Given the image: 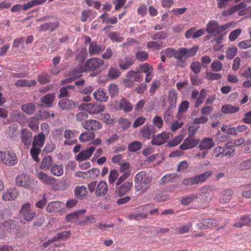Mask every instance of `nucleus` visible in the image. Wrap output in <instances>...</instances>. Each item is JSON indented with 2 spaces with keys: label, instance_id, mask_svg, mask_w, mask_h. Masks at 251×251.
Wrapping results in <instances>:
<instances>
[{
  "label": "nucleus",
  "instance_id": "1",
  "mask_svg": "<svg viewBox=\"0 0 251 251\" xmlns=\"http://www.w3.org/2000/svg\"><path fill=\"white\" fill-rule=\"evenodd\" d=\"M152 180V177L145 171L138 172L134 177V181L136 184L135 188L137 191L144 193L149 188Z\"/></svg>",
  "mask_w": 251,
  "mask_h": 251
},
{
  "label": "nucleus",
  "instance_id": "2",
  "mask_svg": "<svg viewBox=\"0 0 251 251\" xmlns=\"http://www.w3.org/2000/svg\"><path fill=\"white\" fill-rule=\"evenodd\" d=\"M198 46H194L190 49L185 48H178L176 50L175 58L177 60L178 64L181 67H184L186 60L189 57H192L196 55L199 50Z\"/></svg>",
  "mask_w": 251,
  "mask_h": 251
},
{
  "label": "nucleus",
  "instance_id": "3",
  "mask_svg": "<svg viewBox=\"0 0 251 251\" xmlns=\"http://www.w3.org/2000/svg\"><path fill=\"white\" fill-rule=\"evenodd\" d=\"M232 25L231 23H228L222 25H220L219 23L215 20H211L208 22L206 25L205 31L211 35L216 36L224 33Z\"/></svg>",
  "mask_w": 251,
  "mask_h": 251
},
{
  "label": "nucleus",
  "instance_id": "4",
  "mask_svg": "<svg viewBox=\"0 0 251 251\" xmlns=\"http://www.w3.org/2000/svg\"><path fill=\"white\" fill-rule=\"evenodd\" d=\"M104 61L102 59L94 57L88 59L84 65L85 72H94L99 70L103 66Z\"/></svg>",
  "mask_w": 251,
  "mask_h": 251
},
{
  "label": "nucleus",
  "instance_id": "5",
  "mask_svg": "<svg viewBox=\"0 0 251 251\" xmlns=\"http://www.w3.org/2000/svg\"><path fill=\"white\" fill-rule=\"evenodd\" d=\"M16 185L26 189H31L33 187V180L27 175L22 174L18 175L15 179Z\"/></svg>",
  "mask_w": 251,
  "mask_h": 251
},
{
  "label": "nucleus",
  "instance_id": "6",
  "mask_svg": "<svg viewBox=\"0 0 251 251\" xmlns=\"http://www.w3.org/2000/svg\"><path fill=\"white\" fill-rule=\"evenodd\" d=\"M0 159L5 165L13 166L18 163L17 156L13 152L0 151Z\"/></svg>",
  "mask_w": 251,
  "mask_h": 251
},
{
  "label": "nucleus",
  "instance_id": "7",
  "mask_svg": "<svg viewBox=\"0 0 251 251\" xmlns=\"http://www.w3.org/2000/svg\"><path fill=\"white\" fill-rule=\"evenodd\" d=\"M21 216L26 222L32 221L36 215L31 209V204L27 202L23 204L20 210Z\"/></svg>",
  "mask_w": 251,
  "mask_h": 251
},
{
  "label": "nucleus",
  "instance_id": "8",
  "mask_svg": "<svg viewBox=\"0 0 251 251\" xmlns=\"http://www.w3.org/2000/svg\"><path fill=\"white\" fill-rule=\"evenodd\" d=\"M219 224V221L215 219H202L197 224L200 230H206L213 228L217 226Z\"/></svg>",
  "mask_w": 251,
  "mask_h": 251
},
{
  "label": "nucleus",
  "instance_id": "9",
  "mask_svg": "<svg viewBox=\"0 0 251 251\" xmlns=\"http://www.w3.org/2000/svg\"><path fill=\"white\" fill-rule=\"evenodd\" d=\"M100 170L98 168H93L86 172L78 171L75 173V176L83 178L95 179L100 175Z\"/></svg>",
  "mask_w": 251,
  "mask_h": 251
},
{
  "label": "nucleus",
  "instance_id": "10",
  "mask_svg": "<svg viewBox=\"0 0 251 251\" xmlns=\"http://www.w3.org/2000/svg\"><path fill=\"white\" fill-rule=\"evenodd\" d=\"M214 155L216 157L221 156H233V151H231L226 146V143L225 144L224 147L221 146L216 147L214 150Z\"/></svg>",
  "mask_w": 251,
  "mask_h": 251
},
{
  "label": "nucleus",
  "instance_id": "11",
  "mask_svg": "<svg viewBox=\"0 0 251 251\" xmlns=\"http://www.w3.org/2000/svg\"><path fill=\"white\" fill-rule=\"evenodd\" d=\"M37 177L45 185H50L52 187L56 185V179L54 177L42 172L38 173Z\"/></svg>",
  "mask_w": 251,
  "mask_h": 251
},
{
  "label": "nucleus",
  "instance_id": "12",
  "mask_svg": "<svg viewBox=\"0 0 251 251\" xmlns=\"http://www.w3.org/2000/svg\"><path fill=\"white\" fill-rule=\"evenodd\" d=\"M244 226H251V218L248 215L236 218L234 224H233V226L236 228H241Z\"/></svg>",
  "mask_w": 251,
  "mask_h": 251
},
{
  "label": "nucleus",
  "instance_id": "13",
  "mask_svg": "<svg viewBox=\"0 0 251 251\" xmlns=\"http://www.w3.org/2000/svg\"><path fill=\"white\" fill-rule=\"evenodd\" d=\"M83 126L84 129L87 130L96 131L101 129L102 125L99 121L91 119L86 120Z\"/></svg>",
  "mask_w": 251,
  "mask_h": 251
},
{
  "label": "nucleus",
  "instance_id": "14",
  "mask_svg": "<svg viewBox=\"0 0 251 251\" xmlns=\"http://www.w3.org/2000/svg\"><path fill=\"white\" fill-rule=\"evenodd\" d=\"M58 106L62 110H71L77 107L78 103L71 100L64 99L58 101Z\"/></svg>",
  "mask_w": 251,
  "mask_h": 251
},
{
  "label": "nucleus",
  "instance_id": "15",
  "mask_svg": "<svg viewBox=\"0 0 251 251\" xmlns=\"http://www.w3.org/2000/svg\"><path fill=\"white\" fill-rule=\"evenodd\" d=\"M169 138V133L163 132L156 136H153L151 143L153 145L160 146L165 143Z\"/></svg>",
  "mask_w": 251,
  "mask_h": 251
},
{
  "label": "nucleus",
  "instance_id": "16",
  "mask_svg": "<svg viewBox=\"0 0 251 251\" xmlns=\"http://www.w3.org/2000/svg\"><path fill=\"white\" fill-rule=\"evenodd\" d=\"M156 132L154 126L148 124L145 125L140 130L142 136L145 139H150Z\"/></svg>",
  "mask_w": 251,
  "mask_h": 251
},
{
  "label": "nucleus",
  "instance_id": "17",
  "mask_svg": "<svg viewBox=\"0 0 251 251\" xmlns=\"http://www.w3.org/2000/svg\"><path fill=\"white\" fill-rule=\"evenodd\" d=\"M199 142V139H193L189 136L183 141L182 144L180 145L179 148L181 150H189L197 146Z\"/></svg>",
  "mask_w": 251,
  "mask_h": 251
},
{
  "label": "nucleus",
  "instance_id": "18",
  "mask_svg": "<svg viewBox=\"0 0 251 251\" xmlns=\"http://www.w3.org/2000/svg\"><path fill=\"white\" fill-rule=\"evenodd\" d=\"M105 48L104 46L99 45L96 42L93 41L89 45L88 52L90 56H93L100 54L105 50Z\"/></svg>",
  "mask_w": 251,
  "mask_h": 251
},
{
  "label": "nucleus",
  "instance_id": "19",
  "mask_svg": "<svg viewBox=\"0 0 251 251\" xmlns=\"http://www.w3.org/2000/svg\"><path fill=\"white\" fill-rule=\"evenodd\" d=\"M132 186L131 182L127 181L116 186V192L119 196H123L130 190Z\"/></svg>",
  "mask_w": 251,
  "mask_h": 251
},
{
  "label": "nucleus",
  "instance_id": "20",
  "mask_svg": "<svg viewBox=\"0 0 251 251\" xmlns=\"http://www.w3.org/2000/svg\"><path fill=\"white\" fill-rule=\"evenodd\" d=\"M95 149L96 148L95 147L91 146L89 148L81 151L76 156V160L77 161H81L88 159L92 156Z\"/></svg>",
  "mask_w": 251,
  "mask_h": 251
},
{
  "label": "nucleus",
  "instance_id": "21",
  "mask_svg": "<svg viewBox=\"0 0 251 251\" xmlns=\"http://www.w3.org/2000/svg\"><path fill=\"white\" fill-rule=\"evenodd\" d=\"M108 191V188L106 182L100 181L97 185L95 195L97 197H103L106 195Z\"/></svg>",
  "mask_w": 251,
  "mask_h": 251
},
{
  "label": "nucleus",
  "instance_id": "22",
  "mask_svg": "<svg viewBox=\"0 0 251 251\" xmlns=\"http://www.w3.org/2000/svg\"><path fill=\"white\" fill-rule=\"evenodd\" d=\"M135 60L129 56L120 58L119 60V66L122 70L128 69L134 63Z\"/></svg>",
  "mask_w": 251,
  "mask_h": 251
},
{
  "label": "nucleus",
  "instance_id": "23",
  "mask_svg": "<svg viewBox=\"0 0 251 251\" xmlns=\"http://www.w3.org/2000/svg\"><path fill=\"white\" fill-rule=\"evenodd\" d=\"M19 195L18 191L15 188H10L5 191L2 196L3 201H13L15 200Z\"/></svg>",
  "mask_w": 251,
  "mask_h": 251
},
{
  "label": "nucleus",
  "instance_id": "24",
  "mask_svg": "<svg viewBox=\"0 0 251 251\" xmlns=\"http://www.w3.org/2000/svg\"><path fill=\"white\" fill-rule=\"evenodd\" d=\"M20 137L22 143L25 146L28 147L31 144L32 134L27 129H23L21 130Z\"/></svg>",
  "mask_w": 251,
  "mask_h": 251
},
{
  "label": "nucleus",
  "instance_id": "25",
  "mask_svg": "<svg viewBox=\"0 0 251 251\" xmlns=\"http://www.w3.org/2000/svg\"><path fill=\"white\" fill-rule=\"evenodd\" d=\"M86 111L90 114H97L103 112L104 107L96 103H90L85 105Z\"/></svg>",
  "mask_w": 251,
  "mask_h": 251
},
{
  "label": "nucleus",
  "instance_id": "26",
  "mask_svg": "<svg viewBox=\"0 0 251 251\" xmlns=\"http://www.w3.org/2000/svg\"><path fill=\"white\" fill-rule=\"evenodd\" d=\"M55 99V94L49 93L41 98V101L47 108L51 107Z\"/></svg>",
  "mask_w": 251,
  "mask_h": 251
},
{
  "label": "nucleus",
  "instance_id": "27",
  "mask_svg": "<svg viewBox=\"0 0 251 251\" xmlns=\"http://www.w3.org/2000/svg\"><path fill=\"white\" fill-rule=\"evenodd\" d=\"M178 94L175 89L171 90L167 97L170 108H174L176 107Z\"/></svg>",
  "mask_w": 251,
  "mask_h": 251
},
{
  "label": "nucleus",
  "instance_id": "28",
  "mask_svg": "<svg viewBox=\"0 0 251 251\" xmlns=\"http://www.w3.org/2000/svg\"><path fill=\"white\" fill-rule=\"evenodd\" d=\"M14 223L11 219L5 221L0 224V230L4 233L11 232L12 230L16 228V226Z\"/></svg>",
  "mask_w": 251,
  "mask_h": 251
},
{
  "label": "nucleus",
  "instance_id": "29",
  "mask_svg": "<svg viewBox=\"0 0 251 251\" xmlns=\"http://www.w3.org/2000/svg\"><path fill=\"white\" fill-rule=\"evenodd\" d=\"M59 23L58 21L54 22L46 23L39 26L40 31H46L50 30L51 32L54 31L59 27Z\"/></svg>",
  "mask_w": 251,
  "mask_h": 251
},
{
  "label": "nucleus",
  "instance_id": "30",
  "mask_svg": "<svg viewBox=\"0 0 251 251\" xmlns=\"http://www.w3.org/2000/svg\"><path fill=\"white\" fill-rule=\"evenodd\" d=\"M199 143V149L201 151L210 149L215 145L213 139L210 137L204 138Z\"/></svg>",
  "mask_w": 251,
  "mask_h": 251
},
{
  "label": "nucleus",
  "instance_id": "31",
  "mask_svg": "<svg viewBox=\"0 0 251 251\" xmlns=\"http://www.w3.org/2000/svg\"><path fill=\"white\" fill-rule=\"evenodd\" d=\"M213 174V171H208L200 175L193 177L195 184L204 182L207 178L211 176Z\"/></svg>",
  "mask_w": 251,
  "mask_h": 251
},
{
  "label": "nucleus",
  "instance_id": "32",
  "mask_svg": "<svg viewBox=\"0 0 251 251\" xmlns=\"http://www.w3.org/2000/svg\"><path fill=\"white\" fill-rule=\"evenodd\" d=\"M74 194L76 198L83 199L88 194L87 188L85 186H76L74 190Z\"/></svg>",
  "mask_w": 251,
  "mask_h": 251
},
{
  "label": "nucleus",
  "instance_id": "33",
  "mask_svg": "<svg viewBox=\"0 0 251 251\" xmlns=\"http://www.w3.org/2000/svg\"><path fill=\"white\" fill-rule=\"evenodd\" d=\"M46 140V136L43 133H40L37 135H35L33 137V141L32 145L33 146H37L39 148H42L44 145V142Z\"/></svg>",
  "mask_w": 251,
  "mask_h": 251
},
{
  "label": "nucleus",
  "instance_id": "34",
  "mask_svg": "<svg viewBox=\"0 0 251 251\" xmlns=\"http://www.w3.org/2000/svg\"><path fill=\"white\" fill-rule=\"evenodd\" d=\"M53 164L52 157L51 156H46L43 158L40 167L44 170H49Z\"/></svg>",
  "mask_w": 251,
  "mask_h": 251
},
{
  "label": "nucleus",
  "instance_id": "35",
  "mask_svg": "<svg viewBox=\"0 0 251 251\" xmlns=\"http://www.w3.org/2000/svg\"><path fill=\"white\" fill-rule=\"evenodd\" d=\"M233 193L232 190L227 189L222 192L221 193L219 201L221 203H225L229 201Z\"/></svg>",
  "mask_w": 251,
  "mask_h": 251
},
{
  "label": "nucleus",
  "instance_id": "36",
  "mask_svg": "<svg viewBox=\"0 0 251 251\" xmlns=\"http://www.w3.org/2000/svg\"><path fill=\"white\" fill-rule=\"evenodd\" d=\"M93 95L97 101H100L105 102L107 100L108 98L105 92L101 89H99L97 91L94 92Z\"/></svg>",
  "mask_w": 251,
  "mask_h": 251
},
{
  "label": "nucleus",
  "instance_id": "37",
  "mask_svg": "<svg viewBox=\"0 0 251 251\" xmlns=\"http://www.w3.org/2000/svg\"><path fill=\"white\" fill-rule=\"evenodd\" d=\"M36 84V81L35 80H27L25 79H19L16 81L15 85L18 87H30L34 86Z\"/></svg>",
  "mask_w": 251,
  "mask_h": 251
},
{
  "label": "nucleus",
  "instance_id": "38",
  "mask_svg": "<svg viewBox=\"0 0 251 251\" xmlns=\"http://www.w3.org/2000/svg\"><path fill=\"white\" fill-rule=\"evenodd\" d=\"M153 205L152 204H147L139 206L137 209L139 211H146L150 213L152 215H156L158 214V209L156 208L154 210H152Z\"/></svg>",
  "mask_w": 251,
  "mask_h": 251
},
{
  "label": "nucleus",
  "instance_id": "39",
  "mask_svg": "<svg viewBox=\"0 0 251 251\" xmlns=\"http://www.w3.org/2000/svg\"><path fill=\"white\" fill-rule=\"evenodd\" d=\"M95 133L86 131L81 133L79 137V140L81 142H86L92 141L95 139Z\"/></svg>",
  "mask_w": 251,
  "mask_h": 251
},
{
  "label": "nucleus",
  "instance_id": "40",
  "mask_svg": "<svg viewBox=\"0 0 251 251\" xmlns=\"http://www.w3.org/2000/svg\"><path fill=\"white\" fill-rule=\"evenodd\" d=\"M119 106L126 113L131 111L133 109L131 103L125 98H123L120 100Z\"/></svg>",
  "mask_w": 251,
  "mask_h": 251
},
{
  "label": "nucleus",
  "instance_id": "41",
  "mask_svg": "<svg viewBox=\"0 0 251 251\" xmlns=\"http://www.w3.org/2000/svg\"><path fill=\"white\" fill-rule=\"evenodd\" d=\"M245 141V140L244 138H240L239 139H237L234 140L233 141L228 142L226 143V146L229 149H231V151H233V156L234 155L235 149H234V146H238L240 145L243 144Z\"/></svg>",
  "mask_w": 251,
  "mask_h": 251
},
{
  "label": "nucleus",
  "instance_id": "42",
  "mask_svg": "<svg viewBox=\"0 0 251 251\" xmlns=\"http://www.w3.org/2000/svg\"><path fill=\"white\" fill-rule=\"evenodd\" d=\"M85 72L84 67L81 65L76 66L74 69L71 70L69 72V75H72L76 77V79L82 76V73Z\"/></svg>",
  "mask_w": 251,
  "mask_h": 251
},
{
  "label": "nucleus",
  "instance_id": "43",
  "mask_svg": "<svg viewBox=\"0 0 251 251\" xmlns=\"http://www.w3.org/2000/svg\"><path fill=\"white\" fill-rule=\"evenodd\" d=\"M50 169L51 173L55 176H60L63 174V166L62 165L53 164Z\"/></svg>",
  "mask_w": 251,
  "mask_h": 251
},
{
  "label": "nucleus",
  "instance_id": "44",
  "mask_svg": "<svg viewBox=\"0 0 251 251\" xmlns=\"http://www.w3.org/2000/svg\"><path fill=\"white\" fill-rule=\"evenodd\" d=\"M240 108L238 106L231 104L224 105L222 107V111L225 114H230L238 112Z\"/></svg>",
  "mask_w": 251,
  "mask_h": 251
},
{
  "label": "nucleus",
  "instance_id": "45",
  "mask_svg": "<svg viewBox=\"0 0 251 251\" xmlns=\"http://www.w3.org/2000/svg\"><path fill=\"white\" fill-rule=\"evenodd\" d=\"M176 174L166 175L161 178L159 184L160 185H164L168 183L173 182L176 179Z\"/></svg>",
  "mask_w": 251,
  "mask_h": 251
},
{
  "label": "nucleus",
  "instance_id": "46",
  "mask_svg": "<svg viewBox=\"0 0 251 251\" xmlns=\"http://www.w3.org/2000/svg\"><path fill=\"white\" fill-rule=\"evenodd\" d=\"M61 202L59 201H51L46 207V210L48 212L52 213L59 210L60 207Z\"/></svg>",
  "mask_w": 251,
  "mask_h": 251
},
{
  "label": "nucleus",
  "instance_id": "47",
  "mask_svg": "<svg viewBox=\"0 0 251 251\" xmlns=\"http://www.w3.org/2000/svg\"><path fill=\"white\" fill-rule=\"evenodd\" d=\"M41 148L37 146H33L32 145L31 148L30 150V154L36 162H39L40 159L38 157L39 154L41 152Z\"/></svg>",
  "mask_w": 251,
  "mask_h": 251
},
{
  "label": "nucleus",
  "instance_id": "48",
  "mask_svg": "<svg viewBox=\"0 0 251 251\" xmlns=\"http://www.w3.org/2000/svg\"><path fill=\"white\" fill-rule=\"evenodd\" d=\"M121 75L120 70L117 67H111L108 71L107 75L112 79H116Z\"/></svg>",
  "mask_w": 251,
  "mask_h": 251
},
{
  "label": "nucleus",
  "instance_id": "49",
  "mask_svg": "<svg viewBox=\"0 0 251 251\" xmlns=\"http://www.w3.org/2000/svg\"><path fill=\"white\" fill-rule=\"evenodd\" d=\"M135 56L139 62H144L148 59L149 54L146 51L140 50L135 52Z\"/></svg>",
  "mask_w": 251,
  "mask_h": 251
},
{
  "label": "nucleus",
  "instance_id": "50",
  "mask_svg": "<svg viewBox=\"0 0 251 251\" xmlns=\"http://www.w3.org/2000/svg\"><path fill=\"white\" fill-rule=\"evenodd\" d=\"M35 109V104L33 103H28L22 105V111L28 115L32 114Z\"/></svg>",
  "mask_w": 251,
  "mask_h": 251
},
{
  "label": "nucleus",
  "instance_id": "51",
  "mask_svg": "<svg viewBox=\"0 0 251 251\" xmlns=\"http://www.w3.org/2000/svg\"><path fill=\"white\" fill-rule=\"evenodd\" d=\"M142 147V144L139 141H135L128 145V149L131 152H135L140 150Z\"/></svg>",
  "mask_w": 251,
  "mask_h": 251
},
{
  "label": "nucleus",
  "instance_id": "52",
  "mask_svg": "<svg viewBox=\"0 0 251 251\" xmlns=\"http://www.w3.org/2000/svg\"><path fill=\"white\" fill-rule=\"evenodd\" d=\"M168 36L169 34L167 32L163 31L150 34L151 39L154 40L164 39Z\"/></svg>",
  "mask_w": 251,
  "mask_h": 251
},
{
  "label": "nucleus",
  "instance_id": "53",
  "mask_svg": "<svg viewBox=\"0 0 251 251\" xmlns=\"http://www.w3.org/2000/svg\"><path fill=\"white\" fill-rule=\"evenodd\" d=\"M237 53V48L236 47L232 46L229 47L226 50V57L228 59H233Z\"/></svg>",
  "mask_w": 251,
  "mask_h": 251
},
{
  "label": "nucleus",
  "instance_id": "54",
  "mask_svg": "<svg viewBox=\"0 0 251 251\" xmlns=\"http://www.w3.org/2000/svg\"><path fill=\"white\" fill-rule=\"evenodd\" d=\"M119 176V173L118 171L117 170L115 169H112L110 171L108 181V183L109 184H113L116 180L118 179V177Z\"/></svg>",
  "mask_w": 251,
  "mask_h": 251
},
{
  "label": "nucleus",
  "instance_id": "55",
  "mask_svg": "<svg viewBox=\"0 0 251 251\" xmlns=\"http://www.w3.org/2000/svg\"><path fill=\"white\" fill-rule=\"evenodd\" d=\"M147 47L153 50H159L162 48V42L159 41H149Z\"/></svg>",
  "mask_w": 251,
  "mask_h": 251
},
{
  "label": "nucleus",
  "instance_id": "56",
  "mask_svg": "<svg viewBox=\"0 0 251 251\" xmlns=\"http://www.w3.org/2000/svg\"><path fill=\"white\" fill-rule=\"evenodd\" d=\"M173 108H170L168 107V109L165 111L164 113V119L166 123H171L174 119V116L172 112Z\"/></svg>",
  "mask_w": 251,
  "mask_h": 251
},
{
  "label": "nucleus",
  "instance_id": "57",
  "mask_svg": "<svg viewBox=\"0 0 251 251\" xmlns=\"http://www.w3.org/2000/svg\"><path fill=\"white\" fill-rule=\"evenodd\" d=\"M198 198V196L195 195L188 196L182 198L181 199V203L184 205H187L193 202L194 200Z\"/></svg>",
  "mask_w": 251,
  "mask_h": 251
},
{
  "label": "nucleus",
  "instance_id": "58",
  "mask_svg": "<svg viewBox=\"0 0 251 251\" xmlns=\"http://www.w3.org/2000/svg\"><path fill=\"white\" fill-rule=\"evenodd\" d=\"M88 56L86 49H82L78 51L76 55V59L79 62L84 61Z\"/></svg>",
  "mask_w": 251,
  "mask_h": 251
},
{
  "label": "nucleus",
  "instance_id": "59",
  "mask_svg": "<svg viewBox=\"0 0 251 251\" xmlns=\"http://www.w3.org/2000/svg\"><path fill=\"white\" fill-rule=\"evenodd\" d=\"M192 227V223H188L185 225L180 226L178 228V233L182 234L188 233Z\"/></svg>",
  "mask_w": 251,
  "mask_h": 251
},
{
  "label": "nucleus",
  "instance_id": "60",
  "mask_svg": "<svg viewBox=\"0 0 251 251\" xmlns=\"http://www.w3.org/2000/svg\"><path fill=\"white\" fill-rule=\"evenodd\" d=\"M28 126L33 131H37L39 129L38 120L35 117L32 118L28 123Z\"/></svg>",
  "mask_w": 251,
  "mask_h": 251
},
{
  "label": "nucleus",
  "instance_id": "61",
  "mask_svg": "<svg viewBox=\"0 0 251 251\" xmlns=\"http://www.w3.org/2000/svg\"><path fill=\"white\" fill-rule=\"evenodd\" d=\"M222 78V75L220 74L206 72L205 73V78L208 80H219Z\"/></svg>",
  "mask_w": 251,
  "mask_h": 251
},
{
  "label": "nucleus",
  "instance_id": "62",
  "mask_svg": "<svg viewBox=\"0 0 251 251\" xmlns=\"http://www.w3.org/2000/svg\"><path fill=\"white\" fill-rule=\"evenodd\" d=\"M109 93L111 97L117 96L119 93V88L115 84H111L108 87Z\"/></svg>",
  "mask_w": 251,
  "mask_h": 251
},
{
  "label": "nucleus",
  "instance_id": "63",
  "mask_svg": "<svg viewBox=\"0 0 251 251\" xmlns=\"http://www.w3.org/2000/svg\"><path fill=\"white\" fill-rule=\"evenodd\" d=\"M152 123L154 126L160 129L162 127L164 122L161 117L156 115L154 117Z\"/></svg>",
  "mask_w": 251,
  "mask_h": 251
},
{
  "label": "nucleus",
  "instance_id": "64",
  "mask_svg": "<svg viewBox=\"0 0 251 251\" xmlns=\"http://www.w3.org/2000/svg\"><path fill=\"white\" fill-rule=\"evenodd\" d=\"M190 68L195 75L198 74L201 69V64L199 61L193 62L190 65Z\"/></svg>",
  "mask_w": 251,
  "mask_h": 251
}]
</instances>
